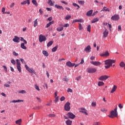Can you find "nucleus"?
Listing matches in <instances>:
<instances>
[{
  "mask_svg": "<svg viewBox=\"0 0 125 125\" xmlns=\"http://www.w3.org/2000/svg\"><path fill=\"white\" fill-rule=\"evenodd\" d=\"M118 106L120 109H123L124 108V106L122 105V104H119Z\"/></svg>",
  "mask_w": 125,
  "mask_h": 125,
  "instance_id": "603ef678",
  "label": "nucleus"
},
{
  "mask_svg": "<svg viewBox=\"0 0 125 125\" xmlns=\"http://www.w3.org/2000/svg\"><path fill=\"white\" fill-rule=\"evenodd\" d=\"M55 7H56L58 9H62V10H64V8L62 6H59V5H58L57 4H56L55 5Z\"/></svg>",
  "mask_w": 125,
  "mask_h": 125,
  "instance_id": "6ab92c4d",
  "label": "nucleus"
},
{
  "mask_svg": "<svg viewBox=\"0 0 125 125\" xmlns=\"http://www.w3.org/2000/svg\"><path fill=\"white\" fill-rule=\"evenodd\" d=\"M65 123L67 125H72V121L68 120L66 121Z\"/></svg>",
  "mask_w": 125,
  "mask_h": 125,
  "instance_id": "cd10ccee",
  "label": "nucleus"
},
{
  "mask_svg": "<svg viewBox=\"0 0 125 125\" xmlns=\"http://www.w3.org/2000/svg\"><path fill=\"white\" fill-rule=\"evenodd\" d=\"M73 6H75V7H76V6H77V9H79L80 6L79 5H78L77 3H73Z\"/></svg>",
  "mask_w": 125,
  "mask_h": 125,
  "instance_id": "ea45409f",
  "label": "nucleus"
},
{
  "mask_svg": "<svg viewBox=\"0 0 125 125\" xmlns=\"http://www.w3.org/2000/svg\"><path fill=\"white\" fill-rule=\"evenodd\" d=\"M13 42H17V43H18V42H20V38H19L18 36H15L14 38L13 39Z\"/></svg>",
  "mask_w": 125,
  "mask_h": 125,
  "instance_id": "9b49d317",
  "label": "nucleus"
},
{
  "mask_svg": "<svg viewBox=\"0 0 125 125\" xmlns=\"http://www.w3.org/2000/svg\"><path fill=\"white\" fill-rule=\"evenodd\" d=\"M93 12V10H90V11H88L86 13V15H87V16H91Z\"/></svg>",
  "mask_w": 125,
  "mask_h": 125,
  "instance_id": "f3484780",
  "label": "nucleus"
},
{
  "mask_svg": "<svg viewBox=\"0 0 125 125\" xmlns=\"http://www.w3.org/2000/svg\"><path fill=\"white\" fill-rule=\"evenodd\" d=\"M61 101H64L65 100V97L62 96L60 98Z\"/></svg>",
  "mask_w": 125,
  "mask_h": 125,
  "instance_id": "052dcab7",
  "label": "nucleus"
},
{
  "mask_svg": "<svg viewBox=\"0 0 125 125\" xmlns=\"http://www.w3.org/2000/svg\"><path fill=\"white\" fill-rule=\"evenodd\" d=\"M13 54L14 56H18V53H16V52H13Z\"/></svg>",
  "mask_w": 125,
  "mask_h": 125,
  "instance_id": "864d4df0",
  "label": "nucleus"
},
{
  "mask_svg": "<svg viewBox=\"0 0 125 125\" xmlns=\"http://www.w3.org/2000/svg\"><path fill=\"white\" fill-rule=\"evenodd\" d=\"M118 31L119 32L122 31V26L121 25H118Z\"/></svg>",
  "mask_w": 125,
  "mask_h": 125,
  "instance_id": "69168bd1",
  "label": "nucleus"
},
{
  "mask_svg": "<svg viewBox=\"0 0 125 125\" xmlns=\"http://www.w3.org/2000/svg\"><path fill=\"white\" fill-rule=\"evenodd\" d=\"M7 83H8V84H4V86H5L6 87H10V85H9V84H10V83H11V82H10V81H8L7 82Z\"/></svg>",
  "mask_w": 125,
  "mask_h": 125,
  "instance_id": "5701e85b",
  "label": "nucleus"
},
{
  "mask_svg": "<svg viewBox=\"0 0 125 125\" xmlns=\"http://www.w3.org/2000/svg\"><path fill=\"white\" fill-rule=\"evenodd\" d=\"M67 92H73V90H72V89H70V88H68Z\"/></svg>",
  "mask_w": 125,
  "mask_h": 125,
  "instance_id": "0e129e2a",
  "label": "nucleus"
},
{
  "mask_svg": "<svg viewBox=\"0 0 125 125\" xmlns=\"http://www.w3.org/2000/svg\"><path fill=\"white\" fill-rule=\"evenodd\" d=\"M57 48H58V46H56L54 47H53L52 49V52H55V51H56V50H57Z\"/></svg>",
  "mask_w": 125,
  "mask_h": 125,
  "instance_id": "c85d7f7f",
  "label": "nucleus"
},
{
  "mask_svg": "<svg viewBox=\"0 0 125 125\" xmlns=\"http://www.w3.org/2000/svg\"><path fill=\"white\" fill-rule=\"evenodd\" d=\"M93 125H100V123L99 122H94Z\"/></svg>",
  "mask_w": 125,
  "mask_h": 125,
  "instance_id": "680f3d73",
  "label": "nucleus"
},
{
  "mask_svg": "<svg viewBox=\"0 0 125 125\" xmlns=\"http://www.w3.org/2000/svg\"><path fill=\"white\" fill-rule=\"evenodd\" d=\"M35 88H36L37 90H38V91H40V87H39V86H38L37 84L35 85Z\"/></svg>",
  "mask_w": 125,
  "mask_h": 125,
  "instance_id": "37998d69",
  "label": "nucleus"
},
{
  "mask_svg": "<svg viewBox=\"0 0 125 125\" xmlns=\"http://www.w3.org/2000/svg\"><path fill=\"white\" fill-rule=\"evenodd\" d=\"M4 11H5V8H4V7H3V8H2V12H3V14H6V13L5 12V13H4Z\"/></svg>",
  "mask_w": 125,
  "mask_h": 125,
  "instance_id": "bf43d9fd",
  "label": "nucleus"
},
{
  "mask_svg": "<svg viewBox=\"0 0 125 125\" xmlns=\"http://www.w3.org/2000/svg\"><path fill=\"white\" fill-rule=\"evenodd\" d=\"M91 64H93V65H94V66H100L101 65V62H94L92 61L90 62Z\"/></svg>",
  "mask_w": 125,
  "mask_h": 125,
  "instance_id": "f8f14e48",
  "label": "nucleus"
},
{
  "mask_svg": "<svg viewBox=\"0 0 125 125\" xmlns=\"http://www.w3.org/2000/svg\"><path fill=\"white\" fill-rule=\"evenodd\" d=\"M19 102H24L23 100H12L10 102V103H18Z\"/></svg>",
  "mask_w": 125,
  "mask_h": 125,
  "instance_id": "2eb2a0df",
  "label": "nucleus"
},
{
  "mask_svg": "<svg viewBox=\"0 0 125 125\" xmlns=\"http://www.w3.org/2000/svg\"><path fill=\"white\" fill-rule=\"evenodd\" d=\"M98 85L99 86H102V85H104V83L103 82H99L98 83Z\"/></svg>",
  "mask_w": 125,
  "mask_h": 125,
  "instance_id": "c9c22d12",
  "label": "nucleus"
},
{
  "mask_svg": "<svg viewBox=\"0 0 125 125\" xmlns=\"http://www.w3.org/2000/svg\"><path fill=\"white\" fill-rule=\"evenodd\" d=\"M116 62V60H111L108 59L104 61V67L105 69H109V68H110L112 67L113 64L115 63Z\"/></svg>",
  "mask_w": 125,
  "mask_h": 125,
  "instance_id": "f257e3e1",
  "label": "nucleus"
},
{
  "mask_svg": "<svg viewBox=\"0 0 125 125\" xmlns=\"http://www.w3.org/2000/svg\"><path fill=\"white\" fill-rule=\"evenodd\" d=\"M53 43V41H50L48 42V43L47 44V46L48 47H49V46H51V45H52Z\"/></svg>",
  "mask_w": 125,
  "mask_h": 125,
  "instance_id": "c756f323",
  "label": "nucleus"
},
{
  "mask_svg": "<svg viewBox=\"0 0 125 125\" xmlns=\"http://www.w3.org/2000/svg\"><path fill=\"white\" fill-rule=\"evenodd\" d=\"M111 19L113 21H118L120 19V16L118 15H114L111 18Z\"/></svg>",
  "mask_w": 125,
  "mask_h": 125,
  "instance_id": "6e6552de",
  "label": "nucleus"
},
{
  "mask_svg": "<svg viewBox=\"0 0 125 125\" xmlns=\"http://www.w3.org/2000/svg\"><path fill=\"white\" fill-rule=\"evenodd\" d=\"M11 62L12 63V64H13V65H15V64H16V62H15V61L13 59L11 61Z\"/></svg>",
  "mask_w": 125,
  "mask_h": 125,
  "instance_id": "8fccbe9b",
  "label": "nucleus"
},
{
  "mask_svg": "<svg viewBox=\"0 0 125 125\" xmlns=\"http://www.w3.org/2000/svg\"><path fill=\"white\" fill-rule=\"evenodd\" d=\"M69 26H70V24H69V23H66L63 25V27L64 28H67V27H69Z\"/></svg>",
  "mask_w": 125,
  "mask_h": 125,
  "instance_id": "5fc2aeb1",
  "label": "nucleus"
},
{
  "mask_svg": "<svg viewBox=\"0 0 125 125\" xmlns=\"http://www.w3.org/2000/svg\"><path fill=\"white\" fill-rule=\"evenodd\" d=\"M52 20V17H50L49 18H48L47 20V21H51Z\"/></svg>",
  "mask_w": 125,
  "mask_h": 125,
  "instance_id": "338daca9",
  "label": "nucleus"
},
{
  "mask_svg": "<svg viewBox=\"0 0 125 125\" xmlns=\"http://www.w3.org/2000/svg\"><path fill=\"white\" fill-rule=\"evenodd\" d=\"M21 123H22V119H21L16 121V124L17 125H21Z\"/></svg>",
  "mask_w": 125,
  "mask_h": 125,
  "instance_id": "4be33fe9",
  "label": "nucleus"
},
{
  "mask_svg": "<svg viewBox=\"0 0 125 125\" xmlns=\"http://www.w3.org/2000/svg\"><path fill=\"white\" fill-rule=\"evenodd\" d=\"M66 65H67L68 67H74V66H75V63H72V62H71L69 61L66 63Z\"/></svg>",
  "mask_w": 125,
  "mask_h": 125,
  "instance_id": "4468645a",
  "label": "nucleus"
},
{
  "mask_svg": "<svg viewBox=\"0 0 125 125\" xmlns=\"http://www.w3.org/2000/svg\"><path fill=\"white\" fill-rule=\"evenodd\" d=\"M2 67L4 68V70L5 72H7V67L5 65H3Z\"/></svg>",
  "mask_w": 125,
  "mask_h": 125,
  "instance_id": "3c124183",
  "label": "nucleus"
},
{
  "mask_svg": "<svg viewBox=\"0 0 125 125\" xmlns=\"http://www.w3.org/2000/svg\"><path fill=\"white\" fill-rule=\"evenodd\" d=\"M21 42H23L25 44H27V41L23 38V37H21Z\"/></svg>",
  "mask_w": 125,
  "mask_h": 125,
  "instance_id": "473e14b6",
  "label": "nucleus"
},
{
  "mask_svg": "<svg viewBox=\"0 0 125 125\" xmlns=\"http://www.w3.org/2000/svg\"><path fill=\"white\" fill-rule=\"evenodd\" d=\"M27 4V1H26V0L21 3V4H22V5L23 4Z\"/></svg>",
  "mask_w": 125,
  "mask_h": 125,
  "instance_id": "774afa93",
  "label": "nucleus"
},
{
  "mask_svg": "<svg viewBox=\"0 0 125 125\" xmlns=\"http://www.w3.org/2000/svg\"><path fill=\"white\" fill-rule=\"evenodd\" d=\"M91 29V26L90 25H88L87 27V32H89V33H90Z\"/></svg>",
  "mask_w": 125,
  "mask_h": 125,
  "instance_id": "f704fd0d",
  "label": "nucleus"
},
{
  "mask_svg": "<svg viewBox=\"0 0 125 125\" xmlns=\"http://www.w3.org/2000/svg\"><path fill=\"white\" fill-rule=\"evenodd\" d=\"M78 22H79L80 23H83V19H80L79 20H78Z\"/></svg>",
  "mask_w": 125,
  "mask_h": 125,
  "instance_id": "13d9d810",
  "label": "nucleus"
},
{
  "mask_svg": "<svg viewBox=\"0 0 125 125\" xmlns=\"http://www.w3.org/2000/svg\"><path fill=\"white\" fill-rule=\"evenodd\" d=\"M98 13V11H96V12L93 13L92 16H95V15H96V14H97Z\"/></svg>",
  "mask_w": 125,
  "mask_h": 125,
  "instance_id": "4d7b16f0",
  "label": "nucleus"
},
{
  "mask_svg": "<svg viewBox=\"0 0 125 125\" xmlns=\"http://www.w3.org/2000/svg\"><path fill=\"white\" fill-rule=\"evenodd\" d=\"M102 112H103L104 113H105V112H107V109L105 108H103L101 109Z\"/></svg>",
  "mask_w": 125,
  "mask_h": 125,
  "instance_id": "e2e57ef3",
  "label": "nucleus"
},
{
  "mask_svg": "<svg viewBox=\"0 0 125 125\" xmlns=\"http://www.w3.org/2000/svg\"><path fill=\"white\" fill-rule=\"evenodd\" d=\"M79 29L80 30H83V25H82V24L79 23Z\"/></svg>",
  "mask_w": 125,
  "mask_h": 125,
  "instance_id": "79ce46f5",
  "label": "nucleus"
},
{
  "mask_svg": "<svg viewBox=\"0 0 125 125\" xmlns=\"http://www.w3.org/2000/svg\"><path fill=\"white\" fill-rule=\"evenodd\" d=\"M96 71L97 70L95 68H89L86 69V71L89 74L95 73Z\"/></svg>",
  "mask_w": 125,
  "mask_h": 125,
  "instance_id": "20e7f679",
  "label": "nucleus"
},
{
  "mask_svg": "<svg viewBox=\"0 0 125 125\" xmlns=\"http://www.w3.org/2000/svg\"><path fill=\"white\" fill-rule=\"evenodd\" d=\"M81 113H83V114H85V115H86V116H87L88 115V114H87V112H86V111L85 110H83V111H80Z\"/></svg>",
  "mask_w": 125,
  "mask_h": 125,
  "instance_id": "c03bdc74",
  "label": "nucleus"
},
{
  "mask_svg": "<svg viewBox=\"0 0 125 125\" xmlns=\"http://www.w3.org/2000/svg\"><path fill=\"white\" fill-rule=\"evenodd\" d=\"M66 116L69 118V119H74V118H76V115L75 114H73V113L68 112Z\"/></svg>",
  "mask_w": 125,
  "mask_h": 125,
  "instance_id": "1a4fd4ad",
  "label": "nucleus"
},
{
  "mask_svg": "<svg viewBox=\"0 0 125 125\" xmlns=\"http://www.w3.org/2000/svg\"><path fill=\"white\" fill-rule=\"evenodd\" d=\"M16 64L17 66H21V63L20 62V61L19 60H16Z\"/></svg>",
  "mask_w": 125,
  "mask_h": 125,
  "instance_id": "72a5a7b5",
  "label": "nucleus"
},
{
  "mask_svg": "<svg viewBox=\"0 0 125 125\" xmlns=\"http://www.w3.org/2000/svg\"><path fill=\"white\" fill-rule=\"evenodd\" d=\"M21 47L22 48V49H27V47L25 46V43H21Z\"/></svg>",
  "mask_w": 125,
  "mask_h": 125,
  "instance_id": "412c9836",
  "label": "nucleus"
},
{
  "mask_svg": "<svg viewBox=\"0 0 125 125\" xmlns=\"http://www.w3.org/2000/svg\"><path fill=\"white\" fill-rule=\"evenodd\" d=\"M110 76H108L107 75L102 76L99 78V81H106V80Z\"/></svg>",
  "mask_w": 125,
  "mask_h": 125,
  "instance_id": "9d476101",
  "label": "nucleus"
},
{
  "mask_svg": "<svg viewBox=\"0 0 125 125\" xmlns=\"http://www.w3.org/2000/svg\"><path fill=\"white\" fill-rule=\"evenodd\" d=\"M42 53L44 56H46V57L48 56V52H47V51L45 50L42 51Z\"/></svg>",
  "mask_w": 125,
  "mask_h": 125,
  "instance_id": "b1692460",
  "label": "nucleus"
},
{
  "mask_svg": "<svg viewBox=\"0 0 125 125\" xmlns=\"http://www.w3.org/2000/svg\"><path fill=\"white\" fill-rule=\"evenodd\" d=\"M20 60H21V62H22V64H26V62H25L24 59H20Z\"/></svg>",
  "mask_w": 125,
  "mask_h": 125,
  "instance_id": "09e8293b",
  "label": "nucleus"
},
{
  "mask_svg": "<svg viewBox=\"0 0 125 125\" xmlns=\"http://www.w3.org/2000/svg\"><path fill=\"white\" fill-rule=\"evenodd\" d=\"M70 105H71V104L67 102L66 103L64 104V110L65 111H69L71 109V106H70Z\"/></svg>",
  "mask_w": 125,
  "mask_h": 125,
  "instance_id": "7ed1b4c3",
  "label": "nucleus"
},
{
  "mask_svg": "<svg viewBox=\"0 0 125 125\" xmlns=\"http://www.w3.org/2000/svg\"><path fill=\"white\" fill-rule=\"evenodd\" d=\"M25 67L26 70H27V71H28L29 73H30V74H34L35 73V70H34V69L32 68H30V67H29V66L27 64L25 65Z\"/></svg>",
  "mask_w": 125,
  "mask_h": 125,
  "instance_id": "39448f33",
  "label": "nucleus"
},
{
  "mask_svg": "<svg viewBox=\"0 0 125 125\" xmlns=\"http://www.w3.org/2000/svg\"><path fill=\"white\" fill-rule=\"evenodd\" d=\"M98 21H99V19L96 18L91 21V23H95L96 22H98Z\"/></svg>",
  "mask_w": 125,
  "mask_h": 125,
  "instance_id": "bb28decb",
  "label": "nucleus"
},
{
  "mask_svg": "<svg viewBox=\"0 0 125 125\" xmlns=\"http://www.w3.org/2000/svg\"><path fill=\"white\" fill-rule=\"evenodd\" d=\"M37 26H38V19H36L34 21V27H35V28H36V27Z\"/></svg>",
  "mask_w": 125,
  "mask_h": 125,
  "instance_id": "393cba45",
  "label": "nucleus"
},
{
  "mask_svg": "<svg viewBox=\"0 0 125 125\" xmlns=\"http://www.w3.org/2000/svg\"><path fill=\"white\" fill-rule=\"evenodd\" d=\"M45 41H46V38L45 36L42 35H40L39 36V42H45Z\"/></svg>",
  "mask_w": 125,
  "mask_h": 125,
  "instance_id": "0eeeda50",
  "label": "nucleus"
},
{
  "mask_svg": "<svg viewBox=\"0 0 125 125\" xmlns=\"http://www.w3.org/2000/svg\"><path fill=\"white\" fill-rule=\"evenodd\" d=\"M63 29L64 28L63 27L57 28V31L58 32H61V31H63Z\"/></svg>",
  "mask_w": 125,
  "mask_h": 125,
  "instance_id": "2f4dec72",
  "label": "nucleus"
},
{
  "mask_svg": "<svg viewBox=\"0 0 125 125\" xmlns=\"http://www.w3.org/2000/svg\"><path fill=\"white\" fill-rule=\"evenodd\" d=\"M19 93H21V94H25L27 93V92H26V90H22L21 91H20L19 92Z\"/></svg>",
  "mask_w": 125,
  "mask_h": 125,
  "instance_id": "e433bc0d",
  "label": "nucleus"
},
{
  "mask_svg": "<svg viewBox=\"0 0 125 125\" xmlns=\"http://www.w3.org/2000/svg\"><path fill=\"white\" fill-rule=\"evenodd\" d=\"M53 23H54V21H52L49 22L46 24V28H48V27H49L51 25H52Z\"/></svg>",
  "mask_w": 125,
  "mask_h": 125,
  "instance_id": "aec40b11",
  "label": "nucleus"
},
{
  "mask_svg": "<svg viewBox=\"0 0 125 125\" xmlns=\"http://www.w3.org/2000/svg\"><path fill=\"white\" fill-rule=\"evenodd\" d=\"M58 100H59V98H58V97H56V98L54 100L55 103H56L58 101Z\"/></svg>",
  "mask_w": 125,
  "mask_h": 125,
  "instance_id": "6e6d98bb",
  "label": "nucleus"
},
{
  "mask_svg": "<svg viewBox=\"0 0 125 125\" xmlns=\"http://www.w3.org/2000/svg\"><path fill=\"white\" fill-rule=\"evenodd\" d=\"M108 34H109V31H108V30L105 29V31L103 32V37L107 38V37H108Z\"/></svg>",
  "mask_w": 125,
  "mask_h": 125,
  "instance_id": "dca6fc26",
  "label": "nucleus"
},
{
  "mask_svg": "<svg viewBox=\"0 0 125 125\" xmlns=\"http://www.w3.org/2000/svg\"><path fill=\"white\" fill-rule=\"evenodd\" d=\"M21 65H17V68L20 73H21Z\"/></svg>",
  "mask_w": 125,
  "mask_h": 125,
  "instance_id": "58836bf2",
  "label": "nucleus"
},
{
  "mask_svg": "<svg viewBox=\"0 0 125 125\" xmlns=\"http://www.w3.org/2000/svg\"><path fill=\"white\" fill-rule=\"evenodd\" d=\"M91 50V47H90V45L87 46L84 49V51H85V52H90Z\"/></svg>",
  "mask_w": 125,
  "mask_h": 125,
  "instance_id": "ddd939ff",
  "label": "nucleus"
},
{
  "mask_svg": "<svg viewBox=\"0 0 125 125\" xmlns=\"http://www.w3.org/2000/svg\"><path fill=\"white\" fill-rule=\"evenodd\" d=\"M117 108L116 107L113 110L110 112V115H108L109 118H111V119H114L115 117H118V111H117Z\"/></svg>",
  "mask_w": 125,
  "mask_h": 125,
  "instance_id": "f03ea898",
  "label": "nucleus"
},
{
  "mask_svg": "<svg viewBox=\"0 0 125 125\" xmlns=\"http://www.w3.org/2000/svg\"><path fill=\"white\" fill-rule=\"evenodd\" d=\"M70 18H71V15H67L65 18V19H66V20H69V19H70Z\"/></svg>",
  "mask_w": 125,
  "mask_h": 125,
  "instance_id": "a18cd8bd",
  "label": "nucleus"
},
{
  "mask_svg": "<svg viewBox=\"0 0 125 125\" xmlns=\"http://www.w3.org/2000/svg\"><path fill=\"white\" fill-rule=\"evenodd\" d=\"M92 106L93 107H96V102H93L92 103Z\"/></svg>",
  "mask_w": 125,
  "mask_h": 125,
  "instance_id": "de8ad7c7",
  "label": "nucleus"
},
{
  "mask_svg": "<svg viewBox=\"0 0 125 125\" xmlns=\"http://www.w3.org/2000/svg\"><path fill=\"white\" fill-rule=\"evenodd\" d=\"M48 117H49V118H54V117H55V114H50L48 115Z\"/></svg>",
  "mask_w": 125,
  "mask_h": 125,
  "instance_id": "a19ab883",
  "label": "nucleus"
},
{
  "mask_svg": "<svg viewBox=\"0 0 125 125\" xmlns=\"http://www.w3.org/2000/svg\"><path fill=\"white\" fill-rule=\"evenodd\" d=\"M117 90V86L114 85L113 88L111 89V91L110 92V93H114L115 91Z\"/></svg>",
  "mask_w": 125,
  "mask_h": 125,
  "instance_id": "a211bd4d",
  "label": "nucleus"
},
{
  "mask_svg": "<svg viewBox=\"0 0 125 125\" xmlns=\"http://www.w3.org/2000/svg\"><path fill=\"white\" fill-rule=\"evenodd\" d=\"M48 4L50 5V6H53L54 5V3H53V2L51 0H49L48 1Z\"/></svg>",
  "mask_w": 125,
  "mask_h": 125,
  "instance_id": "a878e982",
  "label": "nucleus"
},
{
  "mask_svg": "<svg viewBox=\"0 0 125 125\" xmlns=\"http://www.w3.org/2000/svg\"><path fill=\"white\" fill-rule=\"evenodd\" d=\"M100 56H102V57H108V56H110V53H109V52L107 50L101 54Z\"/></svg>",
  "mask_w": 125,
  "mask_h": 125,
  "instance_id": "423d86ee",
  "label": "nucleus"
},
{
  "mask_svg": "<svg viewBox=\"0 0 125 125\" xmlns=\"http://www.w3.org/2000/svg\"><path fill=\"white\" fill-rule=\"evenodd\" d=\"M119 65L120 67H122V68H124V67H125V63L124 62H121Z\"/></svg>",
  "mask_w": 125,
  "mask_h": 125,
  "instance_id": "7c9ffc66",
  "label": "nucleus"
},
{
  "mask_svg": "<svg viewBox=\"0 0 125 125\" xmlns=\"http://www.w3.org/2000/svg\"><path fill=\"white\" fill-rule=\"evenodd\" d=\"M62 81L64 82H68L69 79H68L67 77H64Z\"/></svg>",
  "mask_w": 125,
  "mask_h": 125,
  "instance_id": "49530a36",
  "label": "nucleus"
},
{
  "mask_svg": "<svg viewBox=\"0 0 125 125\" xmlns=\"http://www.w3.org/2000/svg\"><path fill=\"white\" fill-rule=\"evenodd\" d=\"M32 2L34 4V5H35L36 6H38V2H37V0H32Z\"/></svg>",
  "mask_w": 125,
  "mask_h": 125,
  "instance_id": "4c0bfd02",
  "label": "nucleus"
}]
</instances>
